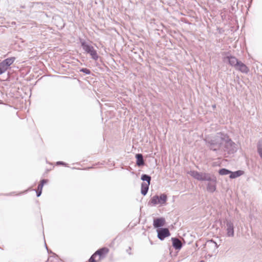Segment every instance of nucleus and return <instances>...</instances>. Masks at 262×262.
I'll return each mask as SVG.
<instances>
[{
  "mask_svg": "<svg viewBox=\"0 0 262 262\" xmlns=\"http://www.w3.org/2000/svg\"><path fill=\"white\" fill-rule=\"evenodd\" d=\"M228 137L226 134L220 132L214 136L207 138L205 141L211 150L218 151L222 148L225 141L228 140Z\"/></svg>",
  "mask_w": 262,
  "mask_h": 262,
  "instance_id": "1",
  "label": "nucleus"
},
{
  "mask_svg": "<svg viewBox=\"0 0 262 262\" xmlns=\"http://www.w3.org/2000/svg\"><path fill=\"white\" fill-rule=\"evenodd\" d=\"M80 41L81 46L85 52L90 54L93 60L95 61L97 60L99 58V56L97 54V51L94 49V48L92 46L89 45L84 39H80Z\"/></svg>",
  "mask_w": 262,
  "mask_h": 262,
  "instance_id": "2",
  "label": "nucleus"
},
{
  "mask_svg": "<svg viewBox=\"0 0 262 262\" xmlns=\"http://www.w3.org/2000/svg\"><path fill=\"white\" fill-rule=\"evenodd\" d=\"M237 150V147L236 144L233 142L228 136V140L225 141L220 150L230 155L233 154L236 152Z\"/></svg>",
  "mask_w": 262,
  "mask_h": 262,
  "instance_id": "3",
  "label": "nucleus"
},
{
  "mask_svg": "<svg viewBox=\"0 0 262 262\" xmlns=\"http://www.w3.org/2000/svg\"><path fill=\"white\" fill-rule=\"evenodd\" d=\"M167 200V195L165 193L161 194L160 195H155L153 196L150 200L148 204L152 206L160 205L163 206L165 204Z\"/></svg>",
  "mask_w": 262,
  "mask_h": 262,
  "instance_id": "4",
  "label": "nucleus"
},
{
  "mask_svg": "<svg viewBox=\"0 0 262 262\" xmlns=\"http://www.w3.org/2000/svg\"><path fill=\"white\" fill-rule=\"evenodd\" d=\"M208 181L207 184V190L209 192L213 193L216 189V178L213 174L210 173L208 177L205 178V180Z\"/></svg>",
  "mask_w": 262,
  "mask_h": 262,
  "instance_id": "5",
  "label": "nucleus"
},
{
  "mask_svg": "<svg viewBox=\"0 0 262 262\" xmlns=\"http://www.w3.org/2000/svg\"><path fill=\"white\" fill-rule=\"evenodd\" d=\"M188 173L195 179L201 181H205L206 177L207 178L210 174L206 172H200L195 170H191Z\"/></svg>",
  "mask_w": 262,
  "mask_h": 262,
  "instance_id": "6",
  "label": "nucleus"
},
{
  "mask_svg": "<svg viewBox=\"0 0 262 262\" xmlns=\"http://www.w3.org/2000/svg\"><path fill=\"white\" fill-rule=\"evenodd\" d=\"M158 237L161 241L164 240L166 237L169 236L170 234L168 228H160L157 230Z\"/></svg>",
  "mask_w": 262,
  "mask_h": 262,
  "instance_id": "7",
  "label": "nucleus"
},
{
  "mask_svg": "<svg viewBox=\"0 0 262 262\" xmlns=\"http://www.w3.org/2000/svg\"><path fill=\"white\" fill-rule=\"evenodd\" d=\"M227 235L228 237H233L234 235V224L230 220H226Z\"/></svg>",
  "mask_w": 262,
  "mask_h": 262,
  "instance_id": "8",
  "label": "nucleus"
},
{
  "mask_svg": "<svg viewBox=\"0 0 262 262\" xmlns=\"http://www.w3.org/2000/svg\"><path fill=\"white\" fill-rule=\"evenodd\" d=\"M165 223V219L163 217H159L155 219L153 222V226L155 228H159L164 225Z\"/></svg>",
  "mask_w": 262,
  "mask_h": 262,
  "instance_id": "9",
  "label": "nucleus"
},
{
  "mask_svg": "<svg viewBox=\"0 0 262 262\" xmlns=\"http://www.w3.org/2000/svg\"><path fill=\"white\" fill-rule=\"evenodd\" d=\"M109 251V249L106 247H103L97 250L94 253L95 255H99L100 259L104 257L105 255L107 254Z\"/></svg>",
  "mask_w": 262,
  "mask_h": 262,
  "instance_id": "10",
  "label": "nucleus"
},
{
  "mask_svg": "<svg viewBox=\"0 0 262 262\" xmlns=\"http://www.w3.org/2000/svg\"><path fill=\"white\" fill-rule=\"evenodd\" d=\"M226 58L228 59L229 64L231 66L234 67L235 68L236 66H238L237 64L239 63V61L234 56H228Z\"/></svg>",
  "mask_w": 262,
  "mask_h": 262,
  "instance_id": "11",
  "label": "nucleus"
},
{
  "mask_svg": "<svg viewBox=\"0 0 262 262\" xmlns=\"http://www.w3.org/2000/svg\"><path fill=\"white\" fill-rule=\"evenodd\" d=\"M237 65L238 66H236L235 68L236 70L245 73H247L249 72V69L248 67L242 62L239 61V63H238Z\"/></svg>",
  "mask_w": 262,
  "mask_h": 262,
  "instance_id": "12",
  "label": "nucleus"
},
{
  "mask_svg": "<svg viewBox=\"0 0 262 262\" xmlns=\"http://www.w3.org/2000/svg\"><path fill=\"white\" fill-rule=\"evenodd\" d=\"M172 242V246L176 250H180L182 247V244L181 241L177 238L172 237L171 238Z\"/></svg>",
  "mask_w": 262,
  "mask_h": 262,
  "instance_id": "13",
  "label": "nucleus"
},
{
  "mask_svg": "<svg viewBox=\"0 0 262 262\" xmlns=\"http://www.w3.org/2000/svg\"><path fill=\"white\" fill-rule=\"evenodd\" d=\"M137 160L136 164L139 167L142 166L145 164L143 156L141 154H137L136 155Z\"/></svg>",
  "mask_w": 262,
  "mask_h": 262,
  "instance_id": "14",
  "label": "nucleus"
},
{
  "mask_svg": "<svg viewBox=\"0 0 262 262\" xmlns=\"http://www.w3.org/2000/svg\"><path fill=\"white\" fill-rule=\"evenodd\" d=\"M150 183H146L145 182H143L141 184V193L142 195H145L149 189V186Z\"/></svg>",
  "mask_w": 262,
  "mask_h": 262,
  "instance_id": "15",
  "label": "nucleus"
},
{
  "mask_svg": "<svg viewBox=\"0 0 262 262\" xmlns=\"http://www.w3.org/2000/svg\"><path fill=\"white\" fill-rule=\"evenodd\" d=\"M15 60V57H12L5 59L2 61V63L8 69L9 67L14 62Z\"/></svg>",
  "mask_w": 262,
  "mask_h": 262,
  "instance_id": "16",
  "label": "nucleus"
},
{
  "mask_svg": "<svg viewBox=\"0 0 262 262\" xmlns=\"http://www.w3.org/2000/svg\"><path fill=\"white\" fill-rule=\"evenodd\" d=\"M244 173V172L243 170H237L234 172L231 171V172L230 173L229 178L230 179H235L243 175Z\"/></svg>",
  "mask_w": 262,
  "mask_h": 262,
  "instance_id": "17",
  "label": "nucleus"
},
{
  "mask_svg": "<svg viewBox=\"0 0 262 262\" xmlns=\"http://www.w3.org/2000/svg\"><path fill=\"white\" fill-rule=\"evenodd\" d=\"M151 177L146 174H143L141 176V179L143 181H145L146 183H150Z\"/></svg>",
  "mask_w": 262,
  "mask_h": 262,
  "instance_id": "18",
  "label": "nucleus"
},
{
  "mask_svg": "<svg viewBox=\"0 0 262 262\" xmlns=\"http://www.w3.org/2000/svg\"><path fill=\"white\" fill-rule=\"evenodd\" d=\"M230 170L226 168H222L220 169L219 171V173L222 176L227 175L228 174H230Z\"/></svg>",
  "mask_w": 262,
  "mask_h": 262,
  "instance_id": "19",
  "label": "nucleus"
},
{
  "mask_svg": "<svg viewBox=\"0 0 262 262\" xmlns=\"http://www.w3.org/2000/svg\"><path fill=\"white\" fill-rule=\"evenodd\" d=\"M257 152L262 159V142L260 141H259L257 143Z\"/></svg>",
  "mask_w": 262,
  "mask_h": 262,
  "instance_id": "20",
  "label": "nucleus"
},
{
  "mask_svg": "<svg viewBox=\"0 0 262 262\" xmlns=\"http://www.w3.org/2000/svg\"><path fill=\"white\" fill-rule=\"evenodd\" d=\"M48 180L46 179H43L40 181V184L38 185L37 187V190H41L42 191V189L43 188V186L45 184H46Z\"/></svg>",
  "mask_w": 262,
  "mask_h": 262,
  "instance_id": "21",
  "label": "nucleus"
},
{
  "mask_svg": "<svg viewBox=\"0 0 262 262\" xmlns=\"http://www.w3.org/2000/svg\"><path fill=\"white\" fill-rule=\"evenodd\" d=\"M7 70L8 68L1 62L0 63V75L4 73Z\"/></svg>",
  "mask_w": 262,
  "mask_h": 262,
  "instance_id": "22",
  "label": "nucleus"
},
{
  "mask_svg": "<svg viewBox=\"0 0 262 262\" xmlns=\"http://www.w3.org/2000/svg\"><path fill=\"white\" fill-rule=\"evenodd\" d=\"M80 71L82 72L87 75H89L91 74L90 70L86 68H82L80 70Z\"/></svg>",
  "mask_w": 262,
  "mask_h": 262,
  "instance_id": "23",
  "label": "nucleus"
},
{
  "mask_svg": "<svg viewBox=\"0 0 262 262\" xmlns=\"http://www.w3.org/2000/svg\"><path fill=\"white\" fill-rule=\"evenodd\" d=\"M96 256V255H95V253H94L89 259V262H96L95 259Z\"/></svg>",
  "mask_w": 262,
  "mask_h": 262,
  "instance_id": "24",
  "label": "nucleus"
},
{
  "mask_svg": "<svg viewBox=\"0 0 262 262\" xmlns=\"http://www.w3.org/2000/svg\"><path fill=\"white\" fill-rule=\"evenodd\" d=\"M56 165H63V166H67V164L62 162V161H58V162H56Z\"/></svg>",
  "mask_w": 262,
  "mask_h": 262,
  "instance_id": "25",
  "label": "nucleus"
},
{
  "mask_svg": "<svg viewBox=\"0 0 262 262\" xmlns=\"http://www.w3.org/2000/svg\"><path fill=\"white\" fill-rule=\"evenodd\" d=\"M42 191L40 190H37L36 191V196L37 197H39L41 195Z\"/></svg>",
  "mask_w": 262,
  "mask_h": 262,
  "instance_id": "26",
  "label": "nucleus"
},
{
  "mask_svg": "<svg viewBox=\"0 0 262 262\" xmlns=\"http://www.w3.org/2000/svg\"><path fill=\"white\" fill-rule=\"evenodd\" d=\"M45 246H46V249H47L48 251L49 252L48 249V248H47V245H46V243H45Z\"/></svg>",
  "mask_w": 262,
  "mask_h": 262,
  "instance_id": "27",
  "label": "nucleus"
},
{
  "mask_svg": "<svg viewBox=\"0 0 262 262\" xmlns=\"http://www.w3.org/2000/svg\"><path fill=\"white\" fill-rule=\"evenodd\" d=\"M215 244V246L217 247V244L216 243H214Z\"/></svg>",
  "mask_w": 262,
  "mask_h": 262,
  "instance_id": "28",
  "label": "nucleus"
},
{
  "mask_svg": "<svg viewBox=\"0 0 262 262\" xmlns=\"http://www.w3.org/2000/svg\"><path fill=\"white\" fill-rule=\"evenodd\" d=\"M200 262H204V260H201Z\"/></svg>",
  "mask_w": 262,
  "mask_h": 262,
  "instance_id": "29",
  "label": "nucleus"
}]
</instances>
